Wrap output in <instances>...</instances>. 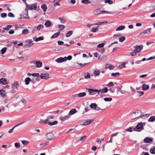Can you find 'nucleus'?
Listing matches in <instances>:
<instances>
[{
    "mask_svg": "<svg viewBox=\"0 0 155 155\" xmlns=\"http://www.w3.org/2000/svg\"><path fill=\"white\" fill-rule=\"evenodd\" d=\"M7 50V48L6 47H4L2 48L1 50V54H4L6 52Z\"/></svg>",
    "mask_w": 155,
    "mask_h": 155,
    "instance_id": "41",
    "label": "nucleus"
},
{
    "mask_svg": "<svg viewBox=\"0 0 155 155\" xmlns=\"http://www.w3.org/2000/svg\"><path fill=\"white\" fill-rule=\"evenodd\" d=\"M126 63H123L122 64L120 65L119 67L120 68H126V67L125 66V64Z\"/></svg>",
    "mask_w": 155,
    "mask_h": 155,
    "instance_id": "55",
    "label": "nucleus"
},
{
    "mask_svg": "<svg viewBox=\"0 0 155 155\" xmlns=\"http://www.w3.org/2000/svg\"><path fill=\"white\" fill-rule=\"evenodd\" d=\"M32 42L33 41L32 40H28L27 42L28 43V45L30 47L34 45Z\"/></svg>",
    "mask_w": 155,
    "mask_h": 155,
    "instance_id": "27",
    "label": "nucleus"
},
{
    "mask_svg": "<svg viewBox=\"0 0 155 155\" xmlns=\"http://www.w3.org/2000/svg\"><path fill=\"white\" fill-rule=\"evenodd\" d=\"M94 120H88L83 123L81 124L80 125L84 126L89 125Z\"/></svg>",
    "mask_w": 155,
    "mask_h": 155,
    "instance_id": "13",
    "label": "nucleus"
},
{
    "mask_svg": "<svg viewBox=\"0 0 155 155\" xmlns=\"http://www.w3.org/2000/svg\"><path fill=\"white\" fill-rule=\"evenodd\" d=\"M155 120V116H153L151 117L148 120L149 122H153Z\"/></svg>",
    "mask_w": 155,
    "mask_h": 155,
    "instance_id": "39",
    "label": "nucleus"
},
{
    "mask_svg": "<svg viewBox=\"0 0 155 155\" xmlns=\"http://www.w3.org/2000/svg\"><path fill=\"white\" fill-rule=\"evenodd\" d=\"M32 76L34 77H39L40 76L39 73H33Z\"/></svg>",
    "mask_w": 155,
    "mask_h": 155,
    "instance_id": "54",
    "label": "nucleus"
},
{
    "mask_svg": "<svg viewBox=\"0 0 155 155\" xmlns=\"http://www.w3.org/2000/svg\"><path fill=\"white\" fill-rule=\"evenodd\" d=\"M105 3H108L109 4H112L113 2L111 0H102Z\"/></svg>",
    "mask_w": 155,
    "mask_h": 155,
    "instance_id": "40",
    "label": "nucleus"
},
{
    "mask_svg": "<svg viewBox=\"0 0 155 155\" xmlns=\"http://www.w3.org/2000/svg\"><path fill=\"white\" fill-rule=\"evenodd\" d=\"M97 106V104L95 103H92L90 106L91 108L93 109L94 110H95Z\"/></svg>",
    "mask_w": 155,
    "mask_h": 155,
    "instance_id": "28",
    "label": "nucleus"
},
{
    "mask_svg": "<svg viewBox=\"0 0 155 155\" xmlns=\"http://www.w3.org/2000/svg\"><path fill=\"white\" fill-rule=\"evenodd\" d=\"M149 88V86L148 85L144 84L143 86V91H146Z\"/></svg>",
    "mask_w": 155,
    "mask_h": 155,
    "instance_id": "29",
    "label": "nucleus"
},
{
    "mask_svg": "<svg viewBox=\"0 0 155 155\" xmlns=\"http://www.w3.org/2000/svg\"><path fill=\"white\" fill-rule=\"evenodd\" d=\"M98 30L97 28H93L91 29V31L92 32H95L97 31Z\"/></svg>",
    "mask_w": 155,
    "mask_h": 155,
    "instance_id": "64",
    "label": "nucleus"
},
{
    "mask_svg": "<svg viewBox=\"0 0 155 155\" xmlns=\"http://www.w3.org/2000/svg\"><path fill=\"white\" fill-rule=\"evenodd\" d=\"M125 39V38L124 36L121 37H120L119 39V41L120 42H122L124 41Z\"/></svg>",
    "mask_w": 155,
    "mask_h": 155,
    "instance_id": "48",
    "label": "nucleus"
},
{
    "mask_svg": "<svg viewBox=\"0 0 155 155\" xmlns=\"http://www.w3.org/2000/svg\"><path fill=\"white\" fill-rule=\"evenodd\" d=\"M37 79V78H33L32 79H31V82L33 84H35Z\"/></svg>",
    "mask_w": 155,
    "mask_h": 155,
    "instance_id": "51",
    "label": "nucleus"
},
{
    "mask_svg": "<svg viewBox=\"0 0 155 155\" xmlns=\"http://www.w3.org/2000/svg\"><path fill=\"white\" fill-rule=\"evenodd\" d=\"M39 123H41L42 124H48L50 126H52L57 124L58 122L57 121L55 120L53 122H50V121H48V119H45L44 120L41 119H40L38 122Z\"/></svg>",
    "mask_w": 155,
    "mask_h": 155,
    "instance_id": "3",
    "label": "nucleus"
},
{
    "mask_svg": "<svg viewBox=\"0 0 155 155\" xmlns=\"http://www.w3.org/2000/svg\"><path fill=\"white\" fill-rule=\"evenodd\" d=\"M132 127H130L126 129V131L127 132H132Z\"/></svg>",
    "mask_w": 155,
    "mask_h": 155,
    "instance_id": "63",
    "label": "nucleus"
},
{
    "mask_svg": "<svg viewBox=\"0 0 155 155\" xmlns=\"http://www.w3.org/2000/svg\"><path fill=\"white\" fill-rule=\"evenodd\" d=\"M72 58V56L71 55H69L67 57H64V59L65 58V61H66L67 60H70Z\"/></svg>",
    "mask_w": 155,
    "mask_h": 155,
    "instance_id": "47",
    "label": "nucleus"
},
{
    "mask_svg": "<svg viewBox=\"0 0 155 155\" xmlns=\"http://www.w3.org/2000/svg\"><path fill=\"white\" fill-rule=\"evenodd\" d=\"M150 153L153 154H155V147L151 148L150 150Z\"/></svg>",
    "mask_w": 155,
    "mask_h": 155,
    "instance_id": "44",
    "label": "nucleus"
},
{
    "mask_svg": "<svg viewBox=\"0 0 155 155\" xmlns=\"http://www.w3.org/2000/svg\"><path fill=\"white\" fill-rule=\"evenodd\" d=\"M115 68V67L113 65L110 64H107L105 66V68L106 69H107L109 68L110 70H112Z\"/></svg>",
    "mask_w": 155,
    "mask_h": 155,
    "instance_id": "17",
    "label": "nucleus"
},
{
    "mask_svg": "<svg viewBox=\"0 0 155 155\" xmlns=\"http://www.w3.org/2000/svg\"><path fill=\"white\" fill-rule=\"evenodd\" d=\"M146 123L144 122L143 123L142 122L138 123L136 127L133 128V130L135 131H140L141 130H143V126L145 125Z\"/></svg>",
    "mask_w": 155,
    "mask_h": 155,
    "instance_id": "4",
    "label": "nucleus"
},
{
    "mask_svg": "<svg viewBox=\"0 0 155 155\" xmlns=\"http://www.w3.org/2000/svg\"><path fill=\"white\" fill-rule=\"evenodd\" d=\"M44 25H38L37 27H35V28H37V30L39 31L40 30L44 28Z\"/></svg>",
    "mask_w": 155,
    "mask_h": 155,
    "instance_id": "24",
    "label": "nucleus"
},
{
    "mask_svg": "<svg viewBox=\"0 0 155 155\" xmlns=\"http://www.w3.org/2000/svg\"><path fill=\"white\" fill-rule=\"evenodd\" d=\"M77 112V110L75 109H72L69 112L68 115H73Z\"/></svg>",
    "mask_w": 155,
    "mask_h": 155,
    "instance_id": "21",
    "label": "nucleus"
},
{
    "mask_svg": "<svg viewBox=\"0 0 155 155\" xmlns=\"http://www.w3.org/2000/svg\"><path fill=\"white\" fill-rule=\"evenodd\" d=\"M100 73V71L98 69H95L94 70V74L96 76H98L99 75Z\"/></svg>",
    "mask_w": 155,
    "mask_h": 155,
    "instance_id": "25",
    "label": "nucleus"
},
{
    "mask_svg": "<svg viewBox=\"0 0 155 155\" xmlns=\"http://www.w3.org/2000/svg\"><path fill=\"white\" fill-rule=\"evenodd\" d=\"M26 8L25 10L26 11L25 16H23V18H29L28 16V10H31L32 9L36 10L37 8V4H32L31 5H28L26 3Z\"/></svg>",
    "mask_w": 155,
    "mask_h": 155,
    "instance_id": "1",
    "label": "nucleus"
},
{
    "mask_svg": "<svg viewBox=\"0 0 155 155\" xmlns=\"http://www.w3.org/2000/svg\"><path fill=\"white\" fill-rule=\"evenodd\" d=\"M108 90L107 87H104L102 89L98 90L97 93L98 94H99L100 93L103 94L106 93L108 91Z\"/></svg>",
    "mask_w": 155,
    "mask_h": 155,
    "instance_id": "9",
    "label": "nucleus"
},
{
    "mask_svg": "<svg viewBox=\"0 0 155 155\" xmlns=\"http://www.w3.org/2000/svg\"><path fill=\"white\" fill-rule=\"evenodd\" d=\"M137 52L134 50L132 52L130 53V54L132 56H134L136 55Z\"/></svg>",
    "mask_w": 155,
    "mask_h": 155,
    "instance_id": "57",
    "label": "nucleus"
},
{
    "mask_svg": "<svg viewBox=\"0 0 155 155\" xmlns=\"http://www.w3.org/2000/svg\"><path fill=\"white\" fill-rule=\"evenodd\" d=\"M29 33V31L28 29H25L22 30V34L24 35L27 34Z\"/></svg>",
    "mask_w": 155,
    "mask_h": 155,
    "instance_id": "30",
    "label": "nucleus"
},
{
    "mask_svg": "<svg viewBox=\"0 0 155 155\" xmlns=\"http://www.w3.org/2000/svg\"><path fill=\"white\" fill-rule=\"evenodd\" d=\"M104 139L102 138L101 139H100L99 138H97L96 140L97 142L98 143H101L102 142L104 141Z\"/></svg>",
    "mask_w": 155,
    "mask_h": 155,
    "instance_id": "46",
    "label": "nucleus"
},
{
    "mask_svg": "<svg viewBox=\"0 0 155 155\" xmlns=\"http://www.w3.org/2000/svg\"><path fill=\"white\" fill-rule=\"evenodd\" d=\"M0 94L2 97H5L6 95V94L5 91L3 90H0Z\"/></svg>",
    "mask_w": 155,
    "mask_h": 155,
    "instance_id": "31",
    "label": "nucleus"
},
{
    "mask_svg": "<svg viewBox=\"0 0 155 155\" xmlns=\"http://www.w3.org/2000/svg\"><path fill=\"white\" fill-rule=\"evenodd\" d=\"M15 146L17 148H18L20 147V145L19 143L16 142L15 143Z\"/></svg>",
    "mask_w": 155,
    "mask_h": 155,
    "instance_id": "53",
    "label": "nucleus"
},
{
    "mask_svg": "<svg viewBox=\"0 0 155 155\" xmlns=\"http://www.w3.org/2000/svg\"><path fill=\"white\" fill-rule=\"evenodd\" d=\"M81 2L86 4H87L91 3V2L88 0H82Z\"/></svg>",
    "mask_w": 155,
    "mask_h": 155,
    "instance_id": "38",
    "label": "nucleus"
},
{
    "mask_svg": "<svg viewBox=\"0 0 155 155\" xmlns=\"http://www.w3.org/2000/svg\"><path fill=\"white\" fill-rule=\"evenodd\" d=\"M19 83L17 81H15L12 83V89L11 91L12 93H15L16 92V90H18L19 87Z\"/></svg>",
    "mask_w": 155,
    "mask_h": 155,
    "instance_id": "5",
    "label": "nucleus"
},
{
    "mask_svg": "<svg viewBox=\"0 0 155 155\" xmlns=\"http://www.w3.org/2000/svg\"><path fill=\"white\" fill-rule=\"evenodd\" d=\"M54 117V116L53 115H51L49 116L47 119H48V121H49L50 119H53Z\"/></svg>",
    "mask_w": 155,
    "mask_h": 155,
    "instance_id": "62",
    "label": "nucleus"
},
{
    "mask_svg": "<svg viewBox=\"0 0 155 155\" xmlns=\"http://www.w3.org/2000/svg\"><path fill=\"white\" fill-rule=\"evenodd\" d=\"M49 74L48 73H42L40 75V78L41 79H47L49 78Z\"/></svg>",
    "mask_w": 155,
    "mask_h": 155,
    "instance_id": "7",
    "label": "nucleus"
},
{
    "mask_svg": "<svg viewBox=\"0 0 155 155\" xmlns=\"http://www.w3.org/2000/svg\"><path fill=\"white\" fill-rule=\"evenodd\" d=\"M12 26L10 25H8L6 27L4 28V29L5 30H8L12 27Z\"/></svg>",
    "mask_w": 155,
    "mask_h": 155,
    "instance_id": "56",
    "label": "nucleus"
},
{
    "mask_svg": "<svg viewBox=\"0 0 155 155\" xmlns=\"http://www.w3.org/2000/svg\"><path fill=\"white\" fill-rule=\"evenodd\" d=\"M86 94L85 92L80 93L75 95L76 97H83L86 95Z\"/></svg>",
    "mask_w": 155,
    "mask_h": 155,
    "instance_id": "16",
    "label": "nucleus"
},
{
    "mask_svg": "<svg viewBox=\"0 0 155 155\" xmlns=\"http://www.w3.org/2000/svg\"><path fill=\"white\" fill-rule=\"evenodd\" d=\"M46 137L48 140H51L54 138V134L51 133H48L46 134Z\"/></svg>",
    "mask_w": 155,
    "mask_h": 155,
    "instance_id": "10",
    "label": "nucleus"
},
{
    "mask_svg": "<svg viewBox=\"0 0 155 155\" xmlns=\"http://www.w3.org/2000/svg\"><path fill=\"white\" fill-rule=\"evenodd\" d=\"M8 16L9 17L13 18L15 17V15L14 14L11 12L9 13L8 14Z\"/></svg>",
    "mask_w": 155,
    "mask_h": 155,
    "instance_id": "60",
    "label": "nucleus"
},
{
    "mask_svg": "<svg viewBox=\"0 0 155 155\" xmlns=\"http://www.w3.org/2000/svg\"><path fill=\"white\" fill-rule=\"evenodd\" d=\"M86 90H88L89 93V94L90 95H94L95 92H97L98 90L96 89H91L87 88Z\"/></svg>",
    "mask_w": 155,
    "mask_h": 155,
    "instance_id": "8",
    "label": "nucleus"
},
{
    "mask_svg": "<svg viewBox=\"0 0 155 155\" xmlns=\"http://www.w3.org/2000/svg\"><path fill=\"white\" fill-rule=\"evenodd\" d=\"M60 32L58 31L57 33H54L51 37V38H55L57 37L60 35Z\"/></svg>",
    "mask_w": 155,
    "mask_h": 155,
    "instance_id": "26",
    "label": "nucleus"
},
{
    "mask_svg": "<svg viewBox=\"0 0 155 155\" xmlns=\"http://www.w3.org/2000/svg\"><path fill=\"white\" fill-rule=\"evenodd\" d=\"M84 78L85 79L89 78H90V75L88 72H86L84 74Z\"/></svg>",
    "mask_w": 155,
    "mask_h": 155,
    "instance_id": "36",
    "label": "nucleus"
},
{
    "mask_svg": "<svg viewBox=\"0 0 155 155\" xmlns=\"http://www.w3.org/2000/svg\"><path fill=\"white\" fill-rule=\"evenodd\" d=\"M58 28L60 30H62L65 28V27L64 25H58Z\"/></svg>",
    "mask_w": 155,
    "mask_h": 155,
    "instance_id": "49",
    "label": "nucleus"
},
{
    "mask_svg": "<svg viewBox=\"0 0 155 155\" xmlns=\"http://www.w3.org/2000/svg\"><path fill=\"white\" fill-rule=\"evenodd\" d=\"M143 48L142 45L137 46L135 47V49L134 50L137 53L139 52Z\"/></svg>",
    "mask_w": 155,
    "mask_h": 155,
    "instance_id": "15",
    "label": "nucleus"
},
{
    "mask_svg": "<svg viewBox=\"0 0 155 155\" xmlns=\"http://www.w3.org/2000/svg\"><path fill=\"white\" fill-rule=\"evenodd\" d=\"M7 83V80L5 78H2L0 79V84H6Z\"/></svg>",
    "mask_w": 155,
    "mask_h": 155,
    "instance_id": "19",
    "label": "nucleus"
},
{
    "mask_svg": "<svg viewBox=\"0 0 155 155\" xmlns=\"http://www.w3.org/2000/svg\"><path fill=\"white\" fill-rule=\"evenodd\" d=\"M31 81V79L30 78H26L25 80V84L27 85L29 84Z\"/></svg>",
    "mask_w": 155,
    "mask_h": 155,
    "instance_id": "23",
    "label": "nucleus"
},
{
    "mask_svg": "<svg viewBox=\"0 0 155 155\" xmlns=\"http://www.w3.org/2000/svg\"><path fill=\"white\" fill-rule=\"evenodd\" d=\"M45 25L46 27H49L51 25V23L49 21H47L45 24Z\"/></svg>",
    "mask_w": 155,
    "mask_h": 155,
    "instance_id": "33",
    "label": "nucleus"
},
{
    "mask_svg": "<svg viewBox=\"0 0 155 155\" xmlns=\"http://www.w3.org/2000/svg\"><path fill=\"white\" fill-rule=\"evenodd\" d=\"M7 16V14L6 13H3L1 14V16L2 18H5Z\"/></svg>",
    "mask_w": 155,
    "mask_h": 155,
    "instance_id": "58",
    "label": "nucleus"
},
{
    "mask_svg": "<svg viewBox=\"0 0 155 155\" xmlns=\"http://www.w3.org/2000/svg\"><path fill=\"white\" fill-rule=\"evenodd\" d=\"M41 8L43 9L44 12H45L47 9V7L46 5L45 4H43L41 6Z\"/></svg>",
    "mask_w": 155,
    "mask_h": 155,
    "instance_id": "35",
    "label": "nucleus"
},
{
    "mask_svg": "<svg viewBox=\"0 0 155 155\" xmlns=\"http://www.w3.org/2000/svg\"><path fill=\"white\" fill-rule=\"evenodd\" d=\"M137 93L138 94V95L139 96L142 95L144 94V92L143 91H137Z\"/></svg>",
    "mask_w": 155,
    "mask_h": 155,
    "instance_id": "59",
    "label": "nucleus"
},
{
    "mask_svg": "<svg viewBox=\"0 0 155 155\" xmlns=\"http://www.w3.org/2000/svg\"><path fill=\"white\" fill-rule=\"evenodd\" d=\"M138 117L141 118L143 117L141 112L140 110H137L136 112H134L130 116V118L132 119H134Z\"/></svg>",
    "mask_w": 155,
    "mask_h": 155,
    "instance_id": "2",
    "label": "nucleus"
},
{
    "mask_svg": "<svg viewBox=\"0 0 155 155\" xmlns=\"http://www.w3.org/2000/svg\"><path fill=\"white\" fill-rule=\"evenodd\" d=\"M65 59L64 57H60L55 60V61L58 63H62L63 62L65 61Z\"/></svg>",
    "mask_w": 155,
    "mask_h": 155,
    "instance_id": "14",
    "label": "nucleus"
},
{
    "mask_svg": "<svg viewBox=\"0 0 155 155\" xmlns=\"http://www.w3.org/2000/svg\"><path fill=\"white\" fill-rule=\"evenodd\" d=\"M26 101L25 100L24 98H22L21 101L19 102V105H21L23 107H24L26 105Z\"/></svg>",
    "mask_w": 155,
    "mask_h": 155,
    "instance_id": "12",
    "label": "nucleus"
},
{
    "mask_svg": "<svg viewBox=\"0 0 155 155\" xmlns=\"http://www.w3.org/2000/svg\"><path fill=\"white\" fill-rule=\"evenodd\" d=\"M94 13L95 15H98L101 14V9L98 8L95 10L94 11Z\"/></svg>",
    "mask_w": 155,
    "mask_h": 155,
    "instance_id": "22",
    "label": "nucleus"
},
{
    "mask_svg": "<svg viewBox=\"0 0 155 155\" xmlns=\"http://www.w3.org/2000/svg\"><path fill=\"white\" fill-rule=\"evenodd\" d=\"M107 21H104L103 22H98L96 23L95 25H101L103 24H106L107 23Z\"/></svg>",
    "mask_w": 155,
    "mask_h": 155,
    "instance_id": "34",
    "label": "nucleus"
},
{
    "mask_svg": "<svg viewBox=\"0 0 155 155\" xmlns=\"http://www.w3.org/2000/svg\"><path fill=\"white\" fill-rule=\"evenodd\" d=\"M104 101H110L112 100V99L111 97H106L104 99Z\"/></svg>",
    "mask_w": 155,
    "mask_h": 155,
    "instance_id": "45",
    "label": "nucleus"
},
{
    "mask_svg": "<svg viewBox=\"0 0 155 155\" xmlns=\"http://www.w3.org/2000/svg\"><path fill=\"white\" fill-rule=\"evenodd\" d=\"M70 118V116L69 115L61 116L60 117L59 119L62 122L68 120Z\"/></svg>",
    "mask_w": 155,
    "mask_h": 155,
    "instance_id": "6",
    "label": "nucleus"
},
{
    "mask_svg": "<svg viewBox=\"0 0 155 155\" xmlns=\"http://www.w3.org/2000/svg\"><path fill=\"white\" fill-rule=\"evenodd\" d=\"M153 140V138H149V137H147L145 138L143 140V142L145 143H150L152 142Z\"/></svg>",
    "mask_w": 155,
    "mask_h": 155,
    "instance_id": "11",
    "label": "nucleus"
},
{
    "mask_svg": "<svg viewBox=\"0 0 155 155\" xmlns=\"http://www.w3.org/2000/svg\"><path fill=\"white\" fill-rule=\"evenodd\" d=\"M104 44L101 43L98 45L97 46V47L98 48H101L104 47Z\"/></svg>",
    "mask_w": 155,
    "mask_h": 155,
    "instance_id": "61",
    "label": "nucleus"
},
{
    "mask_svg": "<svg viewBox=\"0 0 155 155\" xmlns=\"http://www.w3.org/2000/svg\"><path fill=\"white\" fill-rule=\"evenodd\" d=\"M86 136H84L81 137L80 140L81 141L84 142L86 140Z\"/></svg>",
    "mask_w": 155,
    "mask_h": 155,
    "instance_id": "42",
    "label": "nucleus"
},
{
    "mask_svg": "<svg viewBox=\"0 0 155 155\" xmlns=\"http://www.w3.org/2000/svg\"><path fill=\"white\" fill-rule=\"evenodd\" d=\"M58 19L61 21V23L62 24H64L65 23L66 21L61 18H59Z\"/></svg>",
    "mask_w": 155,
    "mask_h": 155,
    "instance_id": "52",
    "label": "nucleus"
},
{
    "mask_svg": "<svg viewBox=\"0 0 155 155\" xmlns=\"http://www.w3.org/2000/svg\"><path fill=\"white\" fill-rule=\"evenodd\" d=\"M73 31H69L66 35V36L67 37H70L71 35L72 34Z\"/></svg>",
    "mask_w": 155,
    "mask_h": 155,
    "instance_id": "37",
    "label": "nucleus"
},
{
    "mask_svg": "<svg viewBox=\"0 0 155 155\" xmlns=\"http://www.w3.org/2000/svg\"><path fill=\"white\" fill-rule=\"evenodd\" d=\"M36 66L38 68H40L42 65V64L41 62L40 61H36L35 63Z\"/></svg>",
    "mask_w": 155,
    "mask_h": 155,
    "instance_id": "20",
    "label": "nucleus"
},
{
    "mask_svg": "<svg viewBox=\"0 0 155 155\" xmlns=\"http://www.w3.org/2000/svg\"><path fill=\"white\" fill-rule=\"evenodd\" d=\"M125 28V26L124 25L120 26L117 28L116 29V31L122 30Z\"/></svg>",
    "mask_w": 155,
    "mask_h": 155,
    "instance_id": "32",
    "label": "nucleus"
},
{
    "mask_svg": "<svg viewBox=\"0 0 155 155\" xmlns=\"http://www.w3.org/2000/svg\"><path fill=\"white\" fill-rule=\"evenodd\" d=\"M120 73L118 72H116L115 73H112L111 74V76L114 77H118L120 75Z\"/></svg>",
    "mask_w": 155,
    "mask_h": 155,
    "instance_id": "43",
    "label": "nucleus"
},
{
    "mask_svg": "<svg viewBox=\"0 0 155 155\" xmlns=\"http://www.w3.org/2000/svg\"><path fill=\"white\" fill-rule=\"evenodd\" d=\"M22 144L24 145H27L29 143V142L27 140H23L22 141Z\"/></svg>",
    "mask_w": 155,
    "mask_h": 155,
    "instance_id": "50",
    "label": "nucleus"
},
{
    "mask_svg": "<svg viewBox=\"0 0 155 155\" xmlns=\"http://www.w3.org/2000/svg\"><path fill=\"white\" fill-rule=\"evenodd\" d=\"M33 39L35 41H38L43 40L44 38L43 36H40L38 38L34 37L33 38Z\"/></svg>",
    "mask_w": 155,
    "mask_h": 155,
    "instance_id": "18",
    "label": "nucleus"
}]
</instances>
